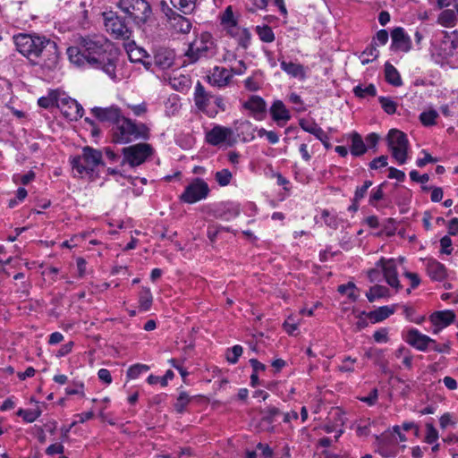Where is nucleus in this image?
I'll return each instance as SVG.
<instances>
[{
  "label": "nucleus",
  "instance_id": "f257e3e1",
  "mask_svg": "<svg viewBox=\"0 0 458 458\" xmlns=\"http://www.w3.org/2000/svg\"><path fill=\"white\" fill-rule=\"evenodd\" d=\"M71 63L79 66H89L106 73L116 81V67L119 62V51L114 44L102 35L80 37L77 46L67 48Z\"/></svg>",
  "mask_w": 458,
  "mask_h": 458
},
{
  "label": "nucleus",
  "instance_id": "f03ea898",
  "mask_svg": "<svg viewBox=\"0 0 458 458\" xmlns=\"http://www.w3.org/2000/svg\"><path fill=\"white\" fill-rule=\"evenodd\" d=\"M112 141L116 144H127L138 140H148L149 129L143 123H136L130 118L121 116L111 130Z\"/></svg>",
  "mask_w": 458,
  "mask_h": 458
},
{
  "label": "nucleus",
  "instance_id": "7ed1b4c3",
  "mask_svg": "<svg viewBox=\"0 0 458 458\" xmlns=\"http://www.w3.org/2000/svg\"><path fill=\"white\" fill-rule=\"evenodd\" d=\"M216 54V40L210 33L203 32L189 44L184 56L189 64H195L203 58H213Z\"/></svg>",
  "mask_w": 458,
  "mask_h": 458
},
{
  "label": "nucleus",
  "instance_id": "20e7f679",
  "mask_svg": "<svg viewBox=\"0 0 458 458\" xmlns=\"http://www.w3.org/2000/svg\"><path fill=\"white\" fill-rule=\"evenodd\" d=\"M102 153L91 147H85L81 156L74 157L72 160V169L80 176L89 174L101 164Z\"/></svg>",
  "mask_w": 458,
  "mask_h": 458
},
{
  "label": "nucleus",
  "instance_id": "39448f33",
  "mask_svg": "<svg viewBox=\"0 0 458 458\" xmlns=\"http://www.w3.org/2000/svg\"><path fill=\"white\" fill-rule=\"evenodd\" d=\"M404 441L406 437L401 431H382L376 436L375 445L381 456L394 457L398 453L399 443Z\"/></svg>",
  "mask_w": 458,
  "mask_h": 458
},
{
  "label": "nucleus",
  "instance_id": "423d86ee",
  "mask_svg": "<svg viewBox=\"0 0 458 458\" xmlns=\"http://www.w3.org/2000/svg\"><path fill=\"white\" fill-rule=\"evenodd\" d=\"M46 39V37L29 34H19L13 37L17 50L31 62L38 59L40 48Z\"/></svg>",
  "mask_w": 458,
  "mask_h": 458
},
{
  "label": "nucleus",
  "instance_id": "0eeeda50",
  "mask_svg": "<svg viewBox=\"0 0 458 458\" xmlns=\"http://www.w3.org/2000/svg\"><path fill=\"white\" fill-rule=\"evenodd\" d=\"M118 5L139 26L146 23L151 14V6L146 0H120Z\"/></svg>",
  "mask_w": 458,
  "mask_h": 458
},
{
  "label": "nucleus",
  "instance_id": "6e6552de",
  "mask_svg": "<svg viewBox=\"0 0 458 458\" xmlns=\"http://www.w3.org/2000/svg\"><path fill=\"white\" fill-rule=\"evenodd\" d=\"M388 148L393 157L399 165H403L408 159L409 140L407 135L397 130L392 129L387 134Z\"/></svg>",
  "mask_w": 458,
  "mask_h": 458
},
{
  "label": "nucleus",
  "instance_id": "1a4fd4ad",
  "mask_svg": "<svg viewBox=\"0 0 458 458\" xmlns=\"http://www.w3.org/2000/svg\"><path fill=\"white\" fill-rule=\"evenodd\" d=\"M209 191V186L203 179L195 178L185 187L179 199L183 203L194 204L206 199Z\"/></svg>",
  "mask_w": 458,
  "mask_h": 458
},
{
  "label": "nucleus",
  "instance_id": "9d476101",
  "mask_svg": "<svg viewBox=\"0 0 458 458\" xmlns=\"http://www.w3.org/2000/svg\"><path fill=\"white\" fill-rule=\"evenodd\" d=\"M103 16L106 31L111 33L116 39H130L131 30L123 17L114 12L104 13Z\"/></svg>",
  "mask_w": 458,
  "mask_h": 458
},
{
  "label": "nucleus",
  "instance_id": "9b49d317",
  "mask_svg": "<svg viewBox=\"0 0 458 458\" xmlns=\"http://www.w3.org/2000/svg\"><path fill=\"white\" fill-rule=\"evenodd\" d=\"M153 154V148L148 143H138L123 148V160L134 167L143 164Z\"/></svg>",
  "mask_w": 458,
  "mask_h": 458
},
{
  "label": "nucleus",
  "instance_id": "f8f14e48",
  "mask_svg": "<svg viewBox=\"0 0 458 458\" xmlns=\"http://www.w3.org/2000/svg\"><path fill=\"white\" fill-rule=\"evenodd\" d=\"M58 60L59 52L56 43L47 38L40 48L38 59L33 60L32 63L34 64L41 65L48 70H53L56 67Z\"/></svg>",
  "mask_w": 458,
  "mask_h": 458
},
{
  "label": "nucleus",
  "instance_id": "ddd939ff",
  "mask_svg": "<svg viewBox=\"0 0 458 458\" xmlns=\"http://www.w3.org/2000/svg\"><path fill=\"white\" fill-rule=\"evenodd\" d=\"M233 131L229 127L215 125L211 130L206 132L205 140L212 146L226 144L232 146L233 140Z\"/></svg>",
  "mask_w": 458,
  "mask_h": 458
},
{
  "label": "nucleus",
  "instance_id": "4468645a",
  "mask_svg": "<svg viewBox=\"0 0 458 458\" xmlns=\"http://www.w3.org/2000/svg\"><path fill=\"white\" fill-rule=\"evenodd\" d=\"M214 95L208 92L200 81H198L194 89V102L199 110L205 113L209 117H214L218 110L209 109Z\"/></svg>",
  "mask_w": 458,
  "mask_h": 458
},
{
  "label": "nucleus",
  "instance_id": "2eb2a0df",
  "mask_svg": "<svg viewBox=\"0 0 458 458\" xmlns=\"http://www.w3.org/2000/svg\"><path fill=\"white\" fill-rule=\"evenodd\" d=\"M376 265L377 267L381 268L386 282L391 287L394 288L396 291L402 289V285L398 280L396 263L394 259H385L382 258L377 262Z\"/></svg>",
  "mask_w": 458,
  "mask_h": 458
},
{
  "label": "nucleus",
  "instance_id": "dca6fc26",
  "mask_svg": "<svg viewBox=\"0 0 458 458\" xmlns=\"http://www.w3.org/2000/svg\"><path fill=\"white\" fill-rule=\"evenodd\" d=\"M59 107L63 114L71 121H77L84 114L83 107L72 98H64L60 100Z\"/></svg>",
  "mask_w": 458,
  "mask_h": 458
},
{
  "label": "nucleus",
  "instance_id": "f3484780",
  "mask_svg": "<svg viewBox=\"0 0 458 458\" xmlns=\"http://www.w3.org/2000/svg\"><path fill=\"white\" fill-rule=\"evenodd\" d=\"M405 341L419 351L425 352L428 346L435 344V340L420 333L416 328H411L407 332Z\"/></svg>",
  "mask_w": 458,
  "mask_h": 458
},
{
  "label": "nucleus",
  "instance_id": "a211bd4d",
  "mask_svg": "<svg viewBox=\"0 0 458 458\" xmlns=\"http://www.w3.org/2000/svg\"><path fill=\"white\" fill-rule=\"evenodd\" d=\"M392 45L394 50L409 52L411 48V40L402 27H396L391 31Z\"/></svg>",
  "mask_w": 458,
  "mask_h": 458
},
{
  "label": "nucleus",
  "instance_id": "6ab92c4d",
  "mask_svg": "<svg viewBox=\"0 0 458 458\" xmlns=\"http://www.w3.org/2000/svg\"><path fill=\"white\" fill-rule=\"evenodd\" d=\"M91 114L100 122L112 123L114 125L122 116L121 109L116 106L108 107L95 106L91 109Z\"/></svg>",
  "mask_w": 458,
  "mask_h": 458
},
{
  "label": "nucleus",
  "instance_id": "aec40b11",
  "mask_svg": "<svg viewBox=\"0 0 458 458\" xmlns=\"http://www.w3.org/2000/svg\"><path fill=\"white\" fill-rule=\"evenodd\" d=\"M232 72L226 68L215 66L212 72L208 76L210 85L219 89L226 87L232 80Z\"/></svg>",
  "mask_w": 458,
  "mask_h": 458
},
{
  "label": "nucleus",
  "instance_id": "412c9836",
  "mask_svg": "<svg viewBox=\"0 0 458 458\" xmlns=\"http://www.w3.org/2000/svg\"><path fill=\"white\" fill-rule=\"evenodd\" d=\"M272 119L278 126H284L291 119L290 111L281 100H275L269 108Z\"/></svg>",
  "mask_w": 458,
  "mask_h": 458
},
{
  "label": "nucleus",
  "instance_id": "4be33fe9",
  "mask_svg": "<svg viewBox=\"0 0 458 458\" xmlns=\"http://www.w3.org/2000/svg\"><path fill=\"white\" fill-rule=\"evenodd\" d=\"M299 416L296 411H291L288 413H283L276 408H270L267 413L263 416V421L269 424H273L272 428H275V422H290L293 420H298Z\"/></svg>",
  "mask_w": 458,
  "mask_h": 458
},
{
  "label": "nucleus",
  "instance_id": "5701e85b",
  "mask_svg": "<svg viewBox=\"0 0 458 458\" xmlns=\"http://www.w3.org/2000/svg\"><path fill=\"white\" fill-rule=\"evenodd\" d=\"M243 107L250 110L257 120H261L267 111V105L265 100L259 96H251L246 102L243 103Z\"/></svg>",
  "mask_w": 458,
  "mask_h": 458
},
{
  "label": "nucleus",
  "instance_id": "b1692460",
  "mask_svg": "<svg viewBox=\"0 0 458 458\" xmlns=\"http://www.w3.org/2000/svg\"><path fill=\"white\" fill-rule=\"evenodd\" d=\"M426 270L433 281L441 282L447 276L446 267L436 259H428L426 263Z\"/></svg>",
  "mask_w": 458,
  "mask_h": 458
},
{
  "label": "nucleus",
  "instance_id": "393cba45",
  "mask_svg": "<svg viewBox=\"0 0 458 458\" xmlns=\"http://www.w3.org/2000/svg\"><path fill=\"white\" fill-rule=\"evenodd\" d=\"M281 69L293 78L304 80L306 78L305 67L297 63L286 62L284 59H279Z\"/></svg>",
  "mask_w": 458,
  "mask_h": 458
},
{
  "label": "nucleus",
  "instance_id": "a878e982",
  "mask_svg": "<svg viewBox=\"0 0 458 458\" xmlns=\"http://www.w3.org/2000/svg\"><path fill=\"white\" fill-rule=\"evenodd\" d=\"M174 62V54L173 51L165 48L158 49L154 55L155 64L162 70L170 68Z\"/></svg>",
  "mask_w": 458,
  "mask_h": 458
},
{
  "label": "nucleus",
  "instance_id": "bb28decb",
  "mask_svg": "<svg viewBox=\"0 0 458 458\" xmlns=\"http://www.w3.org/2000/svg\"><path fill=\"white\" fill-rule=\"evenodd\" d=\"M348 139L351 140L350 151L352 156L360 157L367 152L366 144L358 132L352 131L348 135Z\"/></svg>",
  "mask_w": 458,
  "mask_h": 458
},
{
  "label": "nucleus",
  "instance_id": "cd10ccee",
  "mask_svg": "<svg viewBox=\"0 0 458 458\" xmlns=\"http://www.w3.org/2000/svg\"><path fill=\"white\" fill-rule=\"evenodd\" d=\"M455 318V315L451 310H443L433 313L430 316V320L435 327L443 328L450 325Z\"/></svg>",
  "mask_w": 458,
  "mask_h": 458
},
{
  "label": "nucleus",
  "instance_id": "c85d7f7f",
  "mask_svg": "<svg viewBox=\"0 0 458 458\" xmlns=\"http://www.w3.org/2000/svg\"><path fill=\"white\" fill-rule=\"evenodd\" d=\"M240 207L235 203H227L225 205L224 208L218 209L216 212V217L225 220L230 221L234 219L240 215Z\"/></svg>",
  "mask_w": 458,
  "mask_h": 458
},
{
  "label": "nucleus",
  "instance_id": "c756f323",
  "mask_svg": "<svg viewBox=\"0 0 458 458\" xmlns=\"http://www.w3.org/2000/svg\"><path fill=\"white\" fill-rule=\"evenodd\" d=\"M385 77L386 81L394 87H399L403 84L399 72L389 63L385 64Z\"/></svg>",
  "mask_w": 458,
  "mask_h": 458
},
{
  "label": "nucleus",
  "instance_id": "7c9ffc66",
  "mask_svg": "<svg viewBox=\"0 0 458 458\" xmlns=\"http://www.w3.org/2000/svg\"><path fill=\"white\" fill-rule=\"evenodd\" d=\"M437 21L444 27L452 28L455 26L457 21L456 11L446 9L440 13Z\"/></svg>",
  "mask_w": 458,
  "mask_h": 458
},
{
  "label": "nucleus",
  "instance_id": "2f4dec72",
  "mask_svg": "<svg viewBox=\"0 0 458 458\" xmlns=\"http://www.w3.org/2000/svg\"><path fill=\"white\" fill-rule=\"evenodd\" d=\"M300 126L303 131L314 135L318 140H322L321 138H323L326 133L314 121L302 119L300 121Z\"/></svg>",
  "mask_w": 458,
  "mask_h": 458
},
{
  "label": "nucleus",
  "instance_id": "473e14b6",
  "mask_svg": "<svg viewBox=\"0 0 458 458\" xmlns=\"http://www.w3.org/2000/svg\"><path fill=\"white\" fill-rule=\"evenodd\" d=\"M171 21H173L172 25L174 30L181 33L186 34L189 33L191 30V22L190 20L180 14L174 16Z\"/></svg>",
  "mask_w": 458,
  "mask_h": 458
},
{
  "label": "nucleus",
  "instance_id": "72a5a7b5",
  "mask_svg": "<svg viewBox=\"0 0 458 458\" xmlns=\"http://www.w3.org/2000/svg\"><path fill=\"white\" fill-rule=\"evenodd\" d=\"M127 53L130 60L134 63L142 62L143 58L148 55L147 52L143 48L136 47L134 42L128 44Z\"/></svg>",
  "mask_w": 458,
  "mask_h": 458
},
{
  "label": "nucleus",
  "instance_id": "f704fd0d",
  "mask_svg": "<svg viewBox=\"0 0 458 458\" xmlns=\"http://www.w3.org/2000/svg\"><path fill=\"white\" fill-rule=\"evenodd\" d=\"M394 312V307L382 306V307H379L377 310L371 311L369 313V317L371 319H373L375 322H379V321H382V320L387 318Z\"/></svg>",
  "mask_w": 458,
  "mask_h": 458
},
{
  "label": "nucleus",
  "instance_id": "c9c22d12",
  "mask_svg": "<svg viewBox=\"0 0 458 458\" xmlns=\"http://www.w3.org/2000/svg\"><path fill=\"white\" fill-rule=\"evenodd\" d=\"M255 31L262 42L272 43L275 40L273 30L268 25L256 26Z\"/></svg>",
  "mask_w": 458,
  "mask_h": 458
},
{
  "label": "nucleus",
  "instance_id": "e433bc0d",
  "mask_svg": "<svg viewBox=\"0 0 458 458\" xmlns=\"http://www.w3.org/2000/svg\"><path fill=\"white\" fill-rule=\"evenodd\" d=\"M388 294V289L383 285L376 284L366 293V297L369 302L375 301L377 299L386 297Z\"/></svg>",
  "mask_w": 458,
  "mask_h": 458
},
{
  "label": "nucleus",
  "instance_id": "4c0bfd02",
  "mask_svg": "<svg viewBox=\"0 0 458 458\" xmlns=\"http://www.w3.org/2000/svg\"><path fill=\"white\" fill-rule=\"evenodd\" d=\"M60 101L57 98V93L55 91H51L46 97H41L38 100V104L40 107L45 109L51 108L55 106L59 107Z\"/></svg>",
  "mask_w": 458,
  "mask_h": 458
},
{
  "label": "nucleus",
  "instance_id": "58836bf2",
  "mask_svg": "<svg viewBox=\"0 0 458 458\" xmlns=\"http://www.w3.org/2000/svg\"><path fill=\"white\" fill-rule=\"evenodd\" d=\"M152 302L153 296L149 288H142L139 298L140 309L143 311H147L150 309Z\"/></svg>",
  "mask_w": 458,
  "mask_h": 458
},
{
  "label": "nucleus",
  "instance_id": "ea45409f",
  "mask_svg": "<svg viewBox=\"0 0 458 458\" xmlns=\"http://www.w3.org/2000/svg\"><path fill=\"white\" fill-rule=\"evenodd\" d=\"M191 399L192 396H191L187 392L181 391L178 397L176 398L175 403H174V410L179 413L183 412Z\"/></svg>",
  "mask_w": 458,
  "mask_h": 458
},
{
  "label": "nucleus",
  "instance_id": "a19ab883",
  "mask_svg": "<svg viewBox=\"0 0 458 458\" xmlns=\"http://www.w3.org/2000/svg\"><path fill=\"white\" fill-rule=\"evenodd\" d=\"M353 93L356 97L360 98H364L368 96L375 97L377 95V89L373 84L367 86L360 84L353 88Z\"/></svg>",
  "mask_w": 458,
  "mask_h": 458
},
{
  "label": "nucleus",
  "instance_id": "79ce46f5",
  "mask_svg": "<svg viewBox=\"0 0 458 458\" xmlns=\"http://www.w3.org/2000/svg\"><path fill=\"white\" fill-rule=\"evenodd\" d=\"M379 55V51L377 47L373 44L369 45L366 47V49L361 53L360 59L362 64H367L369 62L375 60Z\"/></svg>",
  "mask_w": 458,
  "mask_h": 458
},
{
  "label": "nucleus",
  "instance_id": "37998d69",
  "mask_svg": "<svg viewBox=\"0 0 458 458\" xmlns=\"http://www.w3.org/2000/svg\"><path fill=\"white\" fill-rule=\"evenodd\" d=\"M378 102L387 114H394L396 112L397 104L393 98L381 96L378 98Z\"/></svg>",
  "mask_w": 458,
  "mask_h": 458
},
{
  "label": "nucleus",
  "instance_id": "c03bdc74",
  "mask_svg": "<svg viewBox=\"0 0 458 458\" xmlns=\"http://www.w3.org/2000/svg\"><path fill=\"white\" fill-rule=\"evenodd\" d=\"M40 413V410L37 407L35 409L28 410L20 409L17 415L22 417V419L27 422H33L39 417Z\"/></svg>",
  "mask_w": 458,
  "mask_h": 458
},
{
  "label": "nucleus",
  "instance_id": "a18cd8bd",
  "mask_svg": "<svg viewBox=\"0 0 458 458\" xmlns=\"http://www.w3.org/2000/svg\"><path fill=\"white\" fill-rule=\"evenodd\" d=\"M437 112L434 109H430L428 111H424L420 114V121L425 126H431L436 123V119L437 118Z\"/></svg>",
  "mask_w": 458,
  "mask_h": 458
},
{
  "label": "nucleus",
  "instance_id": "49530a36",
  "mask_svg": "<svg viewBox=\"0 0 458 458\" xmlns=\"http://www.w3.org/2000/svg\"><path fill=\"white\" fill-rule=\"evenodd\" d=\"M232 173L228 169H222L215 174L216 182L222 187L227 186L232 180Z\"/></svg>",
  "mask_w": 458,
  "mask_h": 458
},
{
  "label": "nucleus",
  "instance_id": "de8ad7c7",
  "mask_svg": "<svg viewBox=\"0 0 458 458\" xmlns=\"http://www.w3.org/2000/svg\"><path fill=\"white\" fill-rule=\"evenodd\" d=\"M148 369H149V367L145 364L132 365L127 370V377L130 379H135L140 374L147 372Z\"/></svg>",
  "mask_w": 458,
  "mask_h": 458
},
{
  "label": "nucleus",
  "instance_id": "09e8293b",
  "mask_svg": "<svg viewBox=\"0 0 458 458\" xmlns=\"http://www.w3.org/2000/svg\"><path fill=\"white\" fill-rule=\"evenodd\" d=\"M242 347L238 344L228 349L226 353L227 361L231 364H235L238 361L239 357L242 354Z\"/></svg>",
  "mask_w": 458,
  "mask_h": 458
},
{
  "label": "nucleus",
  "instance_id": "8fccbe9b",
  "mask_svg": "<svg viewBox=\"0 0 458 458\" xmlns=\"http://www.w3.org/2000/svg\"><path fill=\"white\" fill-rule=\"evenodd\" d=\"M384 185H385V183H381L377 187L372 189V191L370 192L369 199V205L376 207V205H377L376 203L384 198V191H383Z\"/></svg>",
  "mask_w": 458,
  "mask_h": 458
},
{
  "label": "nucleus",
  "instance_id": "3c124183",
  "mask_svg": "<svg viewBox=\"0 0 458 458\" xmlns=\"http://www.w3.org/2000/svg\"><path fill=\"white\" fill-rule=\"evenodd\" d=\"M237 40H238V45L242 48L247 49L250 47V40H251V34L249 31V30L248 29L241 30V31L238 34Z\"/></svg>",
  "mask_w": 458,
  "mask_h": 458
},
{
  "label": "nucleus",
  "instance_id": "603ef678",
  "mask_svg": "<svg viewBox=\"0 0 458 458\" xmlns=\"http://www.w3.org/2000/svg\"><path fill=\"white\" fill-rule=\"evenodd\" d=\"M372 185V181L367 180L363 185L357 187L352 200L360 202L367 194L369 188Z\"/></svg>",
  "mask_w": 458,
  "mask_h": 458
},
{
  "label": "nucleus",
  "instance_id": "864d4df0",
  "mask_svg": "<svg viewBox=\"0 0 458 458\" xmlns=\"http://www.w3.org/2000/svg\"><path fill=\"white\" fill-rule=\"evenodd\" d=\"M355 290H356V286L352 282H349L348 284H341L338 286V292L340 293H345L348 295V297L350 299H352V301H356L357 300V295L355 294Z\"/></svg>",
  "mask_w": 458,
  "mask_h": 458
},
{
  "label": "nucleus",
  "instance_id": "5fc2aeb1",
  "mask_svg": "<svg viewBox=\"0 0 458 458\" xmlns=\"http://www.w3.org/2000/svg\"><path fill=\"white\" fill-rule=\"evenodd\" d=\"M257 132L259 137H266L268 142L271 144H276L279 141V137L274 131H267L264 128H260L257 131Z\"/></svg>",
  "mask_w": 458,
  "mask_h": 458
},
{
  "label": "nucleus",
  "instance_id": "6e6d98bb",
  "mask_svg": "<svg viewBox=\"0 0 458 458\" xmlns=\"http://www.w3.org/2000/svg\"><path fill=\"white\" fill-rule=\"evenodd\" d=\"M221 23L228 26H235L236 22L233 18V13L232 11V7L228 6L225 10L224 13L221 16Z\"/></svg>",
  "mask_w": 458,
  "mask_h": 458
},
{
  "label": "nucleus",
  "instance_id": "4d7b16f0",
  "mask_svg": "<svg viewBox=\"0 0 458 458\" xmlns=\"http://www.w3.org/2000/svg\"><path fill=\"white\" fill-rule=\"evenodd\" d=\"M165 114L168 116L174 115L179 111V105L174 98H169L165 104Z\"/></svg>",
  "mask_w": 458,
  "mask_h": 458
},
{
  "label": "nucleus",
  "instance_id": "13d9d810",
  "mask_svg": "<svg viewBox=\"0 0 458 458\" xmlns=\"http://www.w3.org/2000/svg\"><path fill=\"white\" fill-rule=\"evenodd\" d=\"M356 359H352L348 356L343 360V364L339 367V370L343 372H353V364L356 362Z\"/></svg>",
  "mask_w": 458,
  "mask_h": 458
},
{
  "label": "nucleus",
  "instance_id": "bf43d9fd",
  "mask_svg": "<svg viewBox=\"0 0 458 458\" xmlns=\"http://www.w3.org/2000/svg\"><path fill=\"white\" fill-rule=\"evenodd\" d=\"M174 7L178 8L183 13H187L191 10V5L194 2H188V0H174L170 1Z\"/></svg>",
  "mask_w": 458,
  "mask_h": 458
},
{
  "label": "nucleus",
  "instance_id": "052dcab7",
  "mask_svg": "<svg viewBox=\"0 0 458 458\" xmlns=\"http://www.w3.org/2000/svg\"><path fill=\"white\" fill-rule=\"evenodd\" d=\"M128 107L135 116H143L148 111L147 105L144 102L138 105H128Z\"/></svg>",
  "mask_w": 458,
  "mask_h": 458
},
{
  "label": "nucleus",
  "instance_id": "680f3d73",
  "mask_svg": "<svg viewBox=\"0 0 458 458\" xmlns=\"http://www.w3.org/2000/svg\"><path fill=\"white\" fill-rule=\"evenodd\" d=\"M440 246H441V252L445 254H451L453 248H452V240L449 236L445 235L441 238L440 240Z\"/></svg>",
  "mask_w": 458,
  "mask_h": 458
},
{
  "label": "nucleus",
  "instance_id": "e2e57ef3",
  "mask_svg": "<svg viewBox=\"0 0 458 458\" xmlns=\"http://www.w3.org/2000/svg\"><path fill=\"white\" fill-rule=\"evenodd\" d=\"M160 9L162 13L167 17L168 20L172 21L174 16H176L178 13H176L165 1H161L159 3Z\"/></svg>",
  "mask_w": 458,
  "mask_h": 458
},
{
  "label": "nucleus",
  "instance_id": "0e129e2a",
  "mask_svg": "<svg viewBox=\"0 0 458 458\" xmlns=\"http://www.w3.org/2000/svg\"><path fill=\"white\" fill-rule=\"evenodd\" d=\"M221 229H224V226L215 225H209L208 226L207 235L210 242H214L216 241L217 234L221 232Z\"/></svg>",
  "mask_w": 458,
  "mask_h": 458
},
{
  "label": "nucleus",
  "instance_id": "69168bd1",
  "mask_svg": "<svg viewBox=\"0 0 458 458\" xmlns=\"http://www.w3.org/2000/svg\"><path fill=\"white\" fill-rule=\"evenodd\" d=\"M410 177L411 181L420 183H426L429 181V175L428 174L420 175L416 170L410 172Z\"/></svg>",
  "mask_w": 458,
  "mask_h": 458
},
{
  "label": "nucleus",
  "instance_id": "338daca9",
  "mask_svg": "<svg viewBox=\"0 0 458 458\" xmlns=\"http://www.w3.org/2000/svg\"><path fill=\"white\" fill-rule=\"evenodd\" d=\"M422 153L424 154L423 158H418L416 161V165L419 167H423L428 163H436L437 160V158L433 157L430 154H428L426 150H422Z\"/></svg>",
  "mask_w": 458,
  "mask_h": 458
},
{
  "label": "nucleus",
  "instance_id": "774afa93",
  "mask_svg": "<svg viewBox=\"0 0 458 458\" xmlns=\"http://www.w3.org/2000/svg\"><path fill=\"white\" fill-rule=\"evenodd\" d=\"M386 165H387V157L386 156H380L378 157H376L369 163V167L371 169H377L379 167H385Z\"/></svg>",
  "mask_w": 458,
  "mask_h": 458
}]
</instances>
